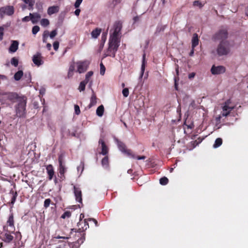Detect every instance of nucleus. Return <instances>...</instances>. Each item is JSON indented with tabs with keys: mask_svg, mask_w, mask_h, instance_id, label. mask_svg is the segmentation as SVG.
Returning <instances> with one entry per match:
<instances>
[{
	"mask_svg": "<svg viewBox=\"0 0 248 248\" xmlns=\"http://www.w3.org/2000/svg\"><path fill=\"white\" fill-rule=\"evenodd\" d=\"M51 202V200L50 199H46L44 202V206L46 208L49 207Z\"/></svg>",
	"mask_w": 248,
	"mask_h": 248,
	"instance_id": "nucleus-41",
	"label": "nucleus"
},
{
	"mask_svg": "<svg viewBox=\"0 0 248 248\" xmlns=\"http://www.w3.org/2000/svg\"><path fill=\"white\" fill-rule=\"evenodd\" d=\"M11 63L14 66L16 67L18 65V61L17 59L14 57L11 59Z\"/></svg>",
	"mask_w": 248,
	"mask_h": 248,
	"instance_id": "nucleus-39",
	"label": "nucleus"
},
{
	"mask_svg": "<svg viewBox=\"0 0 248 248\" xmlns=\"http://www.w3.org/2000/svg\"><path fill=\"white\" fill-rule=\"evenodd\" d=\"M46 48L48 50H50L51 48V45L50 43H47L46 44Z\"/></svg>",
	"mask_w": 248,
	"mask_h": 248,
	"instance_id": "nucleus-61",
	"label": "nucleus"
},
{
	"mask_svg": "<svg viewBox=\"0 0 248 248\" xmlns=\"http://www.w3.org/2000/svg\"><path fill=\"white\" fill-rule=\"evenodd\" d=\"M231 51L230 44L228 41H221L217 46L216 49L212 51V53L218 56H226Z\"/></svg>",
	"mask_w": 248,
	"mask_h": 248,
	"instance_id": "nucleus-1",
	"label": "nucleus"
},
{
	"mask_svg": "<svg viewBox=\"0 0 248 248\" xmlns=\"http://www.w3.org/2000/svg\"><path fill=\"white\" fill-rule=\"evenodd\" d=\"M84 214H81L80 215V220H79V221H82V220H82V219L83 218H84Z\"/></svg>",
	"mask_w": 248,
	"mask_h": 248,
	"instance_id": "nucleus-64",
	"label": "nucleus"
},
{
	"mask_svg": "<svg viewBox=\"0 0 248 248\" xmlns=\"http://www.w3.org/2000/svg\"><path fill=\"white\" fill-rule=\"evenodd\" d=\"M98 143L99 145H100V148L101 149V152L100 153V154L104 155H106L108 154V147L106 145L103 140L101 138L99 139Z\"/></svg>",
	"mask_w": 248,
	"mask_h": 248,
	"instance_id": "nucleus-14",
	"label": "nucleus"
},
{
	"mask_svg": "<svg viewBox=\"0 0 248 248\" xmlns=\"http://www.w3.org/2000/svg\"><path fill=\"white\" fill-rule=\"evenodd\" d=\"M73 74H74L73 72H71L70 71H68V75H67L68 78H71L73 76Z\"/></svg>",
	"mask_w": 248,
	"mask_h": 248,
	"instance_id": "nucleus-57",
	"label": "nucleus"
},
{
	"mask_svg": "<svg viewBox=\"0 0 248 248\" xmlns=\"http://www.w3.org/2000/svg\"><path fill=\"white\" fill-rule=\"evenodd\" d=\"M76 64L77 68V72L81 74L87 71L90 64V62L88 60L80 61L77 62Z\"/></svg>",
	"mask_w": 248,
	"mask_h": 248,
	"instance_id": "nucleus-6",
	"label": "nucleus"
},
{
	"mask_svg": "<svg viewBox=\"0 0 248 248\" xmlns=\"http://www.w3.org/2000/svg\"><path fill=\"white\" fill-rule=\"evenodd\" d=\"M194 53V48H192L191 51L189 53V56H192Z\"/></svg>",
	"mask_w": 248,
	"mask_h": 248,
	"instance_id": "nucleus-62",
	"label": "nucleus"
},
{
	"mask_svg": "<svg viewBox=\"0 0 248 248\" xmlns=\"http://www.w3.org/2000/svg\"><path fill=\"white\" fill-rule=\"evenodd\" d=\"M114 140L115 143L117 144V146L120 151H121L122 153H123L124 154H126L127 155H128L130 157H131V158L134 157V155L132 154L131 150H127L126 149L125 145L123 142L120 141L116 137H114Z\"/></svg>",
	"mask_w": 248,
	"mask_h": 248,
	"instance_id": "nucleus-5",
	"label": "nucleus"
},
{
	"mask_svg": "<svg viewBox=\"0 0 248 248\" xmlns=\"http://www.w3.org/2000/svg\"><path fill=\"white\" fill-rule=\"evenodd\" d=\"M169 180L166 177H163L160 179L159 183L161 185H166L168 183Z\"/></svg>",
	"mask_w": 248,
	"mask_h": 248,
	"instance_id": "nucleus-34",
	"label": "nucleus"
},
{
	"mask_svg": "<svg viewBox=\"0 0 248 248\" xmlns=\"http://www.w3.org/2000/svg\"><path fill=\"white\" fill-rule=\"evenodd\" d=\"M101 31V29L98 28H96L95 30H93L91 32V35L92 38L94 39L97 38L98 36L100 35Z\"/></svg>",
	"mask_w": 248,
	"mask_h": 248,
	"instance_id": "nucleus-28",
	"label": "nucleus"
},
{
	"mask_svg": "<svg viewBox=\"0 0 248 248\" xmlns=\"http://www.w3.org/2000/svg\"><path fill=\"white\" fill-rule=\"evenodd\" d=\"M145 56L146 55L145 53H144L142 55V64L141 66V70H140V75L139 78L141 79L142 78V77L143 76L144 71H145V66L147 64V61L145 60Z\"/></svg>",
	"mask_w": 248,
	"mask_h": 248,
	"instance_id": "nucleus-17",
	"label": "nucleus"
},
{
	"mask_svg": "<svg viewBox=\"0 0 248 248\" xmlns=\"http://www.w3.org/2000/svg\"><path fill=\"white\" fill-rule=\"evenodd\" d=\"M59 11V7L58 6H53L48 7L47 9V14L49 15L57 13Z\"/></svg>",
	"mask_w": 248,
	"mask_h": 248,
	"instance_id": "nucleus-21",
	"label": "nucleus"
},
{
	"mask_svg": "<svg viewBox=\"0 0 248 248\" xmlns=\"http://www.w3.org/2000/svg\"><path fill=\"white\" fill-rule=\"evenodd\" d=\"M93 71H91L88 72L85 75V79L84 80V81L88 83L89 81L90 78L93 76Z\"/></svg>",
	"mask_w": 248,
	"mask_h": 248,
	"instance_id": "nucleus-36",
	"label": "nucleus"
},
{
	"mask_svg": "<svg viewBox=\"0 0 248 248\" xmlns=\"http://www.w3.org/2000/svg\"><path fill=\"white\" fill-rule=\"evenodd\" d=\"M122 93L124 97H127L129 95V90L128 88H124L123 90Z\"/></svg>",
	"mask_w": 248,
	"mask_h": 248,
	"instance_id": "nucleus-44",
	"label": "nucleus"
},
{
	"mask_svg": "<svg viewBox=\"0 0 248 248\" xmlns=\"http://www.w3.org/2000/svg\"><path fill=\"white\" fill-rule=\"evenodd\" d=\"M45 91H46L45 89L43 88H42L40 90V93L43 95L45 94Z\"/></svg>",
	"mask_w": 248,
	"mask_h": 248,
	"instance_id": "nucleus-58",
	"label": "nucleus"
},
{
	"mask_svg": "<svg viewBox=\"0 0 248 248\" xmlns=\"http://www.w3.org/2000/svg\"><path fill=\"white\" fill-rule=\"evenodd\" d=\"M15 12L14 8L13 6H6L0 8V16L2 17L4 16H12Z\"/></svg>",
	"mask_w": 248,
	"mask_h": 248,
	"instance_id": "nucleus-7",
	"label": "nucleus"
},
{
	"mask_svg": "<svg viewBox=\"0 0 248 248\" xmlns=\"http://www.w3.org/2000/svg\"><path fill=\"white\" fill-rule=\"evenodd\" d=\"M195 76V74L194 73H191L190 74H189L188 75V78H193Z\"/></svg>",
	"mask_w": 248,
	"mask_h": 248,
	"instance_id": "nucleus-60",
	"label": "nucleus"
},
{
	"mask_svg": "<svg viewBox=\"0 0 248 248\" xmlns=\"http://www.w3.org/2000/svg\"><path fill=\"white\" fill-rule=\"evenodd\" d=\"M4 28L2 27H0V41L3 39Z\"/></svg>",
	"mask_w": 248,
	"mask_h": 248,
	"instance_id": "nucleus-49",
	"label": "nucleus"
},
{
	"mask_svg": "<svg viewBox=\"0 0 248 248\" xmlns=\"http://www.w3.org/2000/svg\"><path fill=\"white\" fill-rule=\"evenodd\" d=\"M228 33L227 29H221L217 31L213 36V39L215 40L227 41Z\"/></svg>",
	"mask_w": 248,
	"mask_h": 248,
	"instance_id": "nucleus-4",
	"label": "nucleus"
},
{
	"mask_svg": "<svg viewBox=\"0 0 248 248\" xmlns=\"http://www.w3.org/2000/svg\"><path fill=\"white\" fill-rule=\"evenodd\" d=\"M82 224H84L83 226H81V228H79L78 231V232H81L83 231L86 230L89 228V224L87 221V219H85L83 221H79L78 223V226L80 227V226L82 225Z\"/></svg>",
	"mask_w": 248,
	"mask_h": 248,
	"instance_id": "nucleus-16",
	"label": "nucleus"
},
{
	"mask_svg": "<svg viewBox=\"0 0 248 248\" xmlns=\"http://www.w3.org/2000/svg\"><path fill=\"white\" fill-rule=\"evenodd\" d=\"M58 161L59 163V173L61 175H63L66 171V168L62 163V158L61 156L59 157Z\"/></svg>",
	"mask_w": 248,
	"mask_h": 248,
	"instance_id": "nucleus-19",
	"label": "nucleus"
},
{
	"mask_svg": "<svg viewBox=\"0 0 248 248\" xmlns=\"http://www.w3.org/2000/svg\"><path fill=\"white\" fill-rule=\"evenodd\" d=\"M74 70H75V66L74 64H71L69 67L68 71L74 72Z\"/></svg>",
	"mask_w": 248,
	"mask_h": 248,
	"instance_id": "nucleus-56",
	"label": "nucleus"
},
{
	"mask_svg": "<svg viewBox=\"0 0 248 248\" xmlns=\"http://www.w3.org/2000/svg\"><path fill=\"white\" fill-rule=\"evenodd\" d=\"M4 95L7 99L13 103L16 101L18 102V99L22 97V96H18L17 93H5Z\"/></svg>",
	"mask_w": 248,
	"mask_h": 248,
	"instance_id": "nucleus-13",
	"label": "nucleus"
},
{
	"mask_svg": "<svg viewBox=\"0 0 248 248\" xmlns=\"http://www.w3.org/2000/svg\"><path fill=\"white\" fill-rule=\"evenodd\" d=\"M46 170L47 173L48 175V179L49 180H52L54 174V171L53 167L52 165H48L46 166Z\"/></svg>",
	"mask_w": 248,
	"mask_h": 248,
	"instance_id": "nucleus-20",
	"label": "nucleus"
},
{
	"mask_svg": "<svg viewBox=\"0 0 248 248\" xmlns=\"http://www.w3.org/2000/svg\"><path fill=\"white\" fill-rule=\"evenodd\" d=\"M229 101L225 102L224 106L222 107V111L221 112V115L223 117L227 116L230 112L234 108L233 107L229 106Z\"/></svg>",
	"mask_w": 248,
	"mask_h": 248,
	"instance_id": "nucleus-10",
	"label": "nucleus"
},
{
	"mask_svg": "<svg viewBox=\"0 0 248 248\" xmlns=\"http://www.w3.org/2000/svg\"><path fill=\"white\" fill-rule=\"evenodd\" d=\"M19 43L17 41L14 40L12 41V44L9 48L10 53L15 52L18 48Z\"/></svg>",
	"mask_w": 248,
	"mask_h": 248,
	"instance_id": "nucleus-18",
	"label": "nucleus"
},
{
	"mask_svg": "<svg viewBox=\"0 0 248 248\" xmlns=\"http://www.w3.org/2000/svg\"><path fill=\"white\" fill-rule=\"evenodd\" d=\"M75 112L77 115H79L80 113L79 107L78 105H75L74 106Z\"/></svg>",
	"mask_w": 248,
	"mask_h": 248,
	"instance_id": "nucleus-46",
	"label": "nucleus"
},
{
	"mask_svg": "<svg viewBox=\"0 0 248 248\" xmlns=\"http://www.w3.org/2000/svg\"><path fill=\"white\" fill-rule=\"evenodd\" d=\"M29 20H31L30 16H26L23 17L22 18V21L23 22H28Z\"/></svg>",
	"mask_w": 248,
	"mask_h": 248,
	"instance_id": "nucleus-54",
	"label": "nucleus"
},
{
	"mask_svg": "<svg viewBox=\"0 0 248 248\" xmlns=\"http://www.w3.org/2000/svg\"><path fill=\"white\" fill-rule=\"evenodd\" d=\"M199 44L198 35L197 33H194L192 39V48H194Z\"/></svg>",
	"mask_w": 248,
	"mask_h": 248,
	"instance_id": "nucleus-24",
	"label": "nucleus"
},
{
	"mask_svg": "<svg viewBox=\"0 0 248 248\" xmlns=\"http://www.w3.org/2000/svg\"><path fill=\"white\" fill-rule=\"evenodd\" d=\"M17 102L16 106V115L19 117H24L26 114V98L23 96L18 99Z\"/></svg>",
	"mask_w": 248,
	"mask_h": 248,
	"instance_id": "nucleus-2",
	"label": "nucleus"
},
{
	"mask_svg": "<svg viewBox=\"0 0 248 248\" xmlns=\"http://www.w3.org/2000/svg\"><path fill=\"white\" fill-rule=\"evenodd\" d=\"M122 29V24L120 22H116L114 25L113 28V32L111 33L110 32V36H114L116 37H119V34L120 33L121 30ZM112 31H110V32Z\"/></svg>",
	"mask_w": 248,
	"mask_h": 248,
	"instance_id": "nucleus-9",
	"label": "nucleus"
},
{
	"mask_svg": "<svg viewBox=\"0 0 248 248\" xmlns=\"http://www.w3.org/2000/svg\"><path fill=\"white\" fill-rule=\"evenodd\" d=\"M32 61L33 63L37 66H40L44 63L43 57L40 52H37L36 54L33 55L32 58Z\"/></svg>",
	"mask_w": 248,
	"mask_h": 248,
	"instance_id": "nucleus-8",
	"label": "nucleus"
},
{
	"mask_svg": "<svg viewBox=\"0 0 248 248\" xmlns=\"http://www.w3.org/2000/svg\"><path fill=\"white\" fill-rule=\"evenodd\" d=\"M73 246L72 243L68 242L62 241L61 244L59 245L56 248H73Z\"/></svg>",
	"mask_w": 248,
	"mask_h": 248,
	"instance_id": "nucleus-23",
	"label": "nucleus"
},
{
	"mask_svg": "<svg viewBox=\"0 0 248 248\" xmlns=\"http://www.w3.org/2000/svg\"><path fill=\"white\" fill-rule=\"evenodd\" d=\"M23 75V72L21 70L18 71L14 75V79L16 81L19 80Z\"/></svg>",
	"mask_w": 248,
	"mask_h": 248,
	"instance_id": "nucleus-29",
	"label": "nucleus"
},
{
	"mask_svg": "<svg viewBox=\"0 0 248 248\" xmlns=\"http://www.w3.org/2000/svg\"><path fill=\"white\" fill-rule=\"evenodd\" d=\"M74 193L77 202L82 203V193L80 188L76 186H74Z\"/></svg>",
	"mask_w": 248,
	"mask_h": 248,
	"instance_id": "nucleus-11",
	"label": "nucleus"
},
{
	"mask_svg": "<svg viewBox=\"0 0 248 248\" xmlns=\"http://www.w3.org/2000/svg\"><path fill=\"white\" fill-rule=\"evenodd\" d=\"M100 75L103 76L104 75V74L105 73L106 68L102 62L100 64Z\"/></svg>",
	"mask_w": 248,
	"mask_h": 248,
	"instance_id": "nucleus-38",
	"label": "nucleus"
},
{
	"mask_svg": "<svg viewBox=\"0 0 248 248\" xmlns=\"http://www.w3.org/2000/svg\"><path fill=\"white\" fill-rule=\"evenodd\" d=\"M222 140L219 138H217L216 140L215 143L213 145V147L214 148H218L222 144Z\"/></svg>",
	"mask_w": 248,
	"mask_h": 248,
	"instance_id": "nucleus-32",
	"label": "nucleus"
},
{
	"mask_svg": "<svg viewBox=\"0 0 248 248\" xmlns=\"http://www.w3.org/2000/svg\"><path fill=\"white\" fill-rule=\"evenodd\" d=\"M84 240H85V236L83 235L80 238L78 239V240L77 242L78 244H81L83 243Z\"/></svg>",
	"mask_w": 248,
	"mask_h": 248,
	"instance_id": "nucleus-52",
	"label": "nucleus"
},
{
	"mask_svg": "<svg viewBox=\"0 0 248 248\" xmlns=\"http://www.w3.org/2000/svg\"><path fill=\"white\" fill-rule=\"evenodd\" d=\"M49 36V31H44L43 34V38H48Z\"/></svg>",
	"mask_w": 248,
	"mask_h": 248,
	"instance_id": "nucleus-51",
	"label": "nucleus"
},
{
	"mask_svg": "<svg viewBox=\"0 0 248 248\" xmlns=\"http://www.w3.org/2000/svg\"><path fill=\"white\" fill-rule=\"evenodd\" d=\"M53 46L54 49L55 51H57L59 48V43L58 41L54 42L53 44Z\"/></svg>",
	"mask_w": 248,
	"mask_h": 248,
	"instance_id": "nucleus-48",
	"label": "nucleus"
},
{
	"mask_svg": "<svg viewBox=\"0 0 248 248\" xmlns=\"http://www.w3.org/2000/svg\"><path fill=\"white\" fill-rule=\"evenodd\" d=\"M193 5L194 6H198L200 8H201L203 6V4L202 2L199 0H195L193 2Z\"/></svg>",
	"mask_w": 248,
	"mask_h": 248,
	"instance_id": "nucleus-43",
	"label": "nucleus"
},
{
	"mask_svg": "<svg viewBox=\"0 0 248 248\" xmlns=\"http://www.w3.org/2000/svg\"><path fill=\"white\" fill-rule=\"evenodd\" d=\"M57 34V30H54L52 31L49 34V37L51 39H53L56 35Z\"/></svg>",
	"mask_w": 248,
	"mask_h": 248,
	"instance_id": "nucleus-45",
	"label": "nucleus"
},
{
	"mask_svg": "<svg viewBox=\"0 0 248 248\" xmlns=\"http://www.w3.org/2000/svg\"><path fill=\"white\" fill-rule=\"evenodd\" d=\"M16 196H17V194L16 192L12 198L11 202V204H14V203L15 202V201L16 200Z\"/></svg>",
	"mask_w": 248,
	"mask_h": 248,
	"instance_id": "nucleus-50",
	"label": "nucleus"
},
{
	"mask_svg": "<svg viewBox=\"0 0 248 248\" xmlns=\"http://www.w3.org/2000/svg\"><path fill=\"white\" fill-rule=\"evenodd\" d=\"M87 84V82H85V81H82L80 82L79 87H78V90L80 92H82L85 90L86 85Z\"/></svg>",
	"mask_w": 248,
	"mask_h": 248,
	"instance_id": "nucleus-33",
	"label": "nucleus"
},
{
	"mask_svg": "<svg viewBox=\"0 0 248 248\" xmlns=\"http://www.w3.org/2000/svg\"><path fill=\"white\" fill-rule=\"evenodd\" d=\"M13 239V236L9 232H6L4 233L3 240L5 242L9 243Z\"/></svg>",
	"mask_w": 248,
	"mask_h": 248,
	"instance_id": "nucleus-27",
	"label": "nucleus"
},
{
	"mask_svg": "<svg viewBox=\"0 0 248 248\" xmlns=\"http://www.w3.org/2000/svg\"><path fill=\"white\" fill-rule=\"evenodd\" d=\"M80 169L81 173L84 170V163L82 161H81L80 165L77 167V170L78 171H79Z\"/></svg>",
	"mask_w": 248,
	"mask_h": 248,
	"instance_id": "nucleus-47",
	"label": "nucleus"
},
{
	"mask_svg": "<svg viewBox=\"0 0 248 248\" xmlns=\"http://www.w3.org/2000/svg\"><path fill=\"white\" fill-rule=\"evenodd\" d=\"M195 101L194 100H192V102H191L190 104V107H194V106H195Z\"/></svg>",
	"mask_w": 248,
	"mask_h": 248,
	"instance_id": "nucleus-63",
	"label": "nucleus"
},
{
	"mask_svg": "<svg viewBox=\"0 0 248 248\" xmlns=\"http://www.w3.org/2000/svg\"><path fill=\"white\" fill-rule=\"evenodd\" d=\"M40 30V28L38 26H34L32 29V33L33 34L35 35Z\"/></svg>",
	"mask_w": 248,
	"mask_h": 248,
	"instance_id": "nucleus-40",
	"label": "nucleus"
},
{
	"mask_svg": "<svg viewBox=\"0 0 248 248\" xmlns=\"http://www.w3.org/2000/svg\"><path fill=\"white\" fill-rule=\"evenodd\" d=\"M41 25L43 27H46L49 24V21L47 19L43 18L40 21Z\"/></svg>",
	"mask_w": 248,
	"mask_h": 248,
	"instance_id": "nucleus-35",
	"label": "nucleus"
},
{
	"mask_svg": "<svg viewBox=\"0 0 248 248\" xmlns=\"http://www.w3.org/2000/svg\"><path fill=\"white\" fill-rule=\"evenodd\" d=\"M121 0H112V3L110 6L112 8L114 7L116 5L120 3Z\"/></svg>",
	"mask_w": 248,
	"mask_h": 248,
	"instance_id": "nucleus-42",
	"label": "nucleus"
},
{
	"mask_svg": "<svg viewBox=\"0 0 248 248\" xmlns=\"http://www.w3.org/2000/svg\"><path fill=\"white\" fill-rule=\"evenodd\" d=\"M71 216V213L70 211L65 212L61 216L62 218H69Z\"/></svg>",
	"mask_w": 248,
	"mask_h": 248,
	"instance_id": "nucleus-37",
	"label": "nucleus"
},
{
	"mask_svg": "<svg viewBox=\"0 0 248 248\" xmlns=\"http://www.w3.org/2000/svg\"><path fill=\"white\" fill-rule=\"evenodd\" d=\"M7 223L10 227L12 228L14 227V217L13 214H11L8 218V220H7Z\"/></svg>",
	"mask_w": 248,
	"mask_h": 248,
	"instance_id": "nucleus-30",
	"label": "nucleus"
},
{
	"mask_svg": "<svg viewBox=\"0 0 248 248\" xmlns=\"http://www.w3.org/2000/svg\"><path fill=\"white\" fill-rule=\"evenodd\" d=\"M104 112V107L103 105H101L97 108L96 110V114L98 116L101 117L103 115Z\"/></svg>",
	"mask_w": 248,
	"mask_h": 248,
	"instance_id": "nucleus-26",
	"label": "nucleus"
},
{
	"mask_svg": "<svg viewBox=\"0 0 248 248\" xmlns=\"http://www.w3.org/2000/svg\"><path fill=\"white\" fill-rule=\"evenodd\" d=\"M120 40L119 37L110 36L109 39V46L108 52L112 53V54L109 55L115 57V53L117 51L118 48L120 45Z\"/></svg>",
	"mask_w": 248,
	"mask_h": 248,
	"instance_id": "nucleus-3",
	"label": "nucleus"
},
{
	"mask_svg": "<svg viewBox=\"0 0 248 248\" xmlns=\"http://www.w3.org/2000/svg\"><path fill=\"white\" fill-rule=\"evenodd\" d=\"M82 0H76L75 4H74V6L76 8H77V9L75 10V14L77 16H78L79 15V13L80 12V10L79 9H78L80 5L81 4V2H82Z\"/></svg>",
	"mask_w": 248,
	"mask_h": 248,
	"instance_id": "nucleus-25",
	"label": "nucleus"
},
{
	"mask_svg": "<svg viewBox=\"0 0 248 248\" xmlns=\"http://www.w3.org/2000/svg\"><path fill=\"white\" fill-rule=\"evenodd\" d=\"M30 16L33 24L37 23L41 18V15L38 13H30Z\"/></svg>",
	"mask_w": 248,
	"mask_h": 248,
	"instance_id": "nucleus-15",
	"label": "nucleus"
},
{
	"mask_svg": "<svg viewBox=\"0 0 248 248\" xmlns=\"http://www.w3.org/2000/svg\"><path fill=\"white\" fill-rule=\"evenodd\" d=\"M93 92V94L91 96V97L90 98V104H89L88 106V108H91L92 107H93V106H94L96 103H97V98H96V97L93 92V91H92Z\"/></svg>",
	"mask_w": 248,
	"mask_h": 248,
	"instance_id": "nucleus-22",
	"label": "nucleus"
},
{
	"mask_svg": "<svg viewBox=\"0 0 248 248\" xmlns=\"http://www.w3.org/2000/svg\"><path fill=\"white\" fill-rule=\"evenodd\" d=\"M211 72L213 75H219L225 72V68L223 66H215L213 65L211 69Z\"/></svg>",
	"mask_w": 248,
	"mask_h": 248,
	"instance_id": "nucleus-12",
	"label": "nucleus"
},
{
	"mask_svg": "<svg viewBox=\"0 0 248 248\" xmlns=\"http://www.w3.org/2000/svg\"><path fill=\"white\" fill-rule=\"evenodd\" d=\"M133 158H136L138 160H141V159H145L146 158V156L142 155V156H136L134 155V157Z\"/></svg>",
	"mask_w": 248,
	"mask_h": 248,
	"instance_id": "nucleus-53",
	"label": "nucleus"
},
{
	"mask_svg": "<svg viewBox=\"0 0 248 248\" xmlns=\"http://www.w3.org/2000/svg\"><path fill=\"white\" fill-rule=\"evenodd\" d=\"M221 116H222L221 115H218V116H217L216 118V122H217V124H219L220 123V119L221 118Z\"/></svg>",
	"mask_w": 248,
	"mask_h": 248,
	"instance_id": "nucleus-55",
	"label": "nucleus"
},
{
	"mask_svg": "<svg viewBox=\"0 0 248 248\" xmlns=\"http://www.w3.org/2000/svg\"><path fill=\"white\" fill-rule=\"evenodd\" d=\"M89 220L91 221V220H92L94 222V224H95V225L96 226H98V223H97V221L96 219H94V218H89L88 219Z\"/></svg>",
	"mask_w": 248,
	"mask_h": 248,
	"instance_id": "nucleus-59",
	"label": "nucleus"
},
{
	"mask_svg": "<svg viewBox=\"0 0 248 248\" xmlns=\"http://www.w3.org/2000/svg\"><path fill=\"white\" fill-rule=\"evenodd\" d=\"M101 164L104 168H107L108 166V158L107 156H105L101 161Z\"/></svg>",
	"mask_w": 248,
	"mask_h": 248,
	"instance_id": "nucleus-31",
	"label": "nucleus"
}]
</instances>
